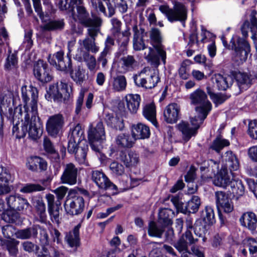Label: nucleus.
<instances>
[{"label":"nucleus","mask_w":257,"mask_h":257,"mask_svg":"<svg viewBox=\"0 0 257 257\" xmlns=\"http://www.w3.org/2000/svg\"><path fill=\"white\" fill-rule=\"evenodd\" d=\"M150 37L153 48L149 47V50L145 52V59L156 66L160 64L161 59L163 64H165L166 52L162 44V38L159 30L157 28L152 29L150 32Z\"/></svg>","instance_id":"1"},{"label":"nucleus","mask_w":257,"mask_h":257,"mask_svg":"<svg viewBox=\"0 0 257 257\" xmlns=\"http://www.w3.org/2000/svg\"><path fill=\"white\" fill-rule=\"evenodd\" d=\"M102 19L99 17L93 19L91 22H89L87 25L82 24L85 27H87V35L89 37H86L84 40H79V44L87 51L96 53L99 50V47L96 45L95 39L98 34L100 32V27L102 24Z\"/></svg>","instance_id":"2"},{"label":"nucleus","mask_w":257,"mask_h":257,"mask_svg":"<svg viewBox=\"0 0 257 257\" xmlns=\"http://www.w3.org/2000/svg\"><path fill=\"white\" fill-rule=\"evenodd\" d=\"M22 98L25 103L24 105V118L26 121L29 120L30 113L36 114L37 110V99L38 92L37 88L32 86L27 89L26 86L22 88Z\"/></svg>","instance_id":"3"},{"label":"nucleus","mask_w":257,"mask_h":257,"mask_svg":"<svg viewBox=\"0 0 257 257\" xmlns=\"http://www.w3.org/2000/svg\"><path fill=\"white\" fill-rule=\"evenodd\" d=\"M135 84L146 89L155 87L160 81L158 74L149 67L144 68L133 76Z\"/></svg>","instance_id":"4"},{"label":"nucleus","mask_w":257,"mask_h":257,"mask_svg":"<svg viewBox=\"0 0 257 257\" xmlns=\"http://www.w3.org/2000/svg\"><path fill=\"white\" fill-rule=\"evenodd\" d=\"M64 205L67 214L72 216L78 215L83 211L84 200L75 189H71L68 192Z\"/></svg>","instance_id":"5"},{"label":"nucleus","mask_w":257,"mask_h":257,"mask_svg":"<svg viewBox=\"0 0 257 257\" xmlns=\"http://www.w3.org/2000/svg\"><path fill=\"white\" fill-rule=\"evenodd\" d=\"M69 6L71 8V17L75 22L87 25L93 20L85 6L84 0H69Z\"/></svg>","instance_id":"6"},{"label":"nucleus","mask_w":257,"mask_h":257,"mask_svg":"<svg viewBox=\"0 0 257 257\" xmlns=\"http://www.w3.org/2000/svg\"><path fill=\"white\" fill-rule=\"evenodd\" d=\"M88 137L91 149L100 154L101 143L105 140L104 128L101 121H99L95 126L92 124L90 126Z\"/></svg>","instance_id":"7"},{"label":"nucleus","mask_w":257,"mask_h":257,"mask_svg":"<svg viewBox=\"0 0 257 257\" xmlns=\"http://www.w3.org/2000/svg\"><path fill=\"white\" fill-rule=\"evenodd\" d=\"M230 46L234 50L233 60L238 65L244 62L250 51V47L248 42L244 38L237 37L235 40L232 39Z\"/></svg>","instance_id":"8"},{"label":"nucleus","mask_w":257,"mask_h":257,"mask_svg":"<svg viewBox=\"0 0 257 257\" xmlns=\"http://www.w3.org/2000/svg\"><path fill=\"white\" fill-rule=\"evenodd\" d=\"M159 10L164 14L168 20L171 22H184L187 19V8L184 4L179 2H176L173 9H170L167 6L162 5L160 6Z\"/></svg>","instance_id":"9"},{"label":"nucleus","mask_w":257,"mask_h":257,"mask_svg":"<svg viewBox=\"0 0 257 257\" xmlns=\"http://www.w3.org/2000/svg\"><path fill=\"white\" fill-rule=\"evenodd\" d=\"M189 98L191 104L199 105L196 107L195 111L204 112L203 118L206 117L211 110L212 105L208 100L206 93L201 89H197L190 94Z\"/></svg>","instance_id":"10"},{"label":"nucleus","mask_w":257,"mask_h":257,"mask_svg":"<svg viewBox=\"0 0 257 257\" xmlns=\"http://www.w3.org/2000/svg\"><path fill=\"white\" fill-rule=\"evenodd\" d=\"M68 84L62 81L58 82L56 85H51L47 91L45 97L48 100L53 98L58 101L68 100L70 96Z\"/></svg>","instance_id":"11"},{"label":"nucleus","mask_w":257,"mask_h":257,"mask_svg":"<svg viewBox=\"0 0 257 257\" xmlns=\"http://www.w3.org/2000/svg\"><path fill=\"white\" fill-rule=\"evenodd\" d=\"M7 204L9 209L17 212L22 213L27 212L31 206L28 200L20 195H11L6 198Z\"/></svg>","instance_id":"12"},{"label":"nucleus","mask_w":257,"mask_h":257,"mask_svg":"<svg viewBox=\"0 0 257 257\" xmlns=\"http://www.w3.org/2000/svg\"><path fill=\"white\" fill-rule=\"evenodd\" d=\"M79 174V169L74 164L67 163L64 165L60 178V182L63 184L74 185L77 183Z\"/></svg>","instance_id":"13"},{"label":"nucleus","mask_w":257,"mask_h":257,"mask_svg":"<svg viewBox=\"0 0 257 257\" xmlns=\"http://www.w3.org/2000/svg\"><path fill=\"white\" fill-rule=\"evenodd\" d=\"M64 55L63 51H58L53 55L52 58L50 56L48 61L51 65L55 66L58 70L68 73L72 67V61L69 56L64 57Z\"/></svg>","instance_id":"14"},{"label":"nucleus","mask_w":257,"mask_h":257,"mask_svg":"<svg viewBox=\"0 0 257 257\" xmlns=\"http://www.w3.org/2000/svg\"><path fill=\"white\" fill-rule=\"evenodd\" d=\"M24 119L27 127L29 126L27 133L29 137L34 140H36L40 137L43 132L38 112L36 114L30 113V117L28 121H26L25 118Z\"/></svg>","instance_id":"15"},{"label":"nucleus","mask_w":257,"mask_h":257,"mask_svg":"<svg viewBox=\"0 0 257 257\" xmlns=\"http://www.w3.org/2000/svg\"><path fill=\"white\" fill-rule=\"evenodd\" d=\"M257 12L253 10L249 15L248 20H246L241 27V33L244 37L248 36V30L250 29L252 33L251 38L257 39Z\"/></svg>","instance_id":"16"},{"label":"nucleus","mask_w":257,"mask_h":257,"mask_svg":"<svg viewBox=\"0 0 257 257\" xmlns=\"http://www.w3.org/2000/svg\"><path fill=\"white\" fill-rule=\"evenodd\" d=\"M215 197L216 206L219 212L223 211L225 213H229L233 211V203L225 192L216 191Z\"/></svg>","instance_id":"17"},{"label":"nucleus","mask_w":257,"mask_h":257,"mask_svg":"<svg viewBox=\"0 0 257 257\" xmlns=\"http://www.w3.org/2000/svg\"><path fill=\"white\" fill-rule=\"evenodd\" d=\"M34 74L42 83H47L52 79L48 65L42 60H39L34 67Z\"/></svg>","instance_id":"18"},{"label":"nucleus","mask_w":257,"mask_h":257,"mask_svg":"<svg viewBox=\"0 0 257 257\" xmlns=\"http://www.w3.org/2000/svg\"><path fill=\"white\" fill-rule=\"evenodd\" d=\"M45 198L48 205V211L51 221L57 224L60 223V210L61 202H55V196L51 194L46 195Z\"/></svg>","instance_id":"19"},{"label":"nucleus","mask_w":257,"mask_h":257,"mask_svg":"<svg viewBox=\"0 0 257 257\" xmlns=\"http://www.w3.org/2000/svg\"><path fill=\"white\" fill-rule=\"evenodd\" d=\"M91 179L101 189L116 190V186L113 184L102 171L95 170L91 172Z\"/></svg>","instance_id":"20"},{"label":"nucleus","mask_w":257,"mask_h":257,"mask_svg":"<svg viewBox=\"0 0 257 257\" xmlns=\"http://www.w3.org/2000/svg\"><path fill=\"white\" fill-rule=\"evenodd\" d=\"M257 79V72L250 71L249 73H237L235 79L240 90H246Z\"/></svg>","instance_id":"21"},{"label":"nucleus","mask_w":257,"mask_h":257,"mask_svg":"<svg viewBox=\"0 0 257 257\" xmlns=\"http://www.w3.org/2000/svg\"><path fill=\"white\" fill-rule=\"evenodd\" d=\"M64 123V117L61 114L50 116L46 124V129L48 134L52 136H56L62 129Z\"/></svg>","instance_id":"22"},{"label":"nucleus","mask_w":257,"mask_h":257,"mask_svg":"<svg viewBox=\"0 0 257 257\" xmlns=\"http://www.w3.org/2000/svg\"><path fill=\"white\" fill-rule=\"evenodd\" d=\"M118 65L119 72L123 74L137 69L139 63L134 56L127 55L120 58Z\"/></svg>","instance_id":"23"},{"label":"nucleus","mask_w":257,"mask_h":257,"mask_svg":"<svg viewBox=\"0 0 257 257\" xmlns=\"http://www.w3.org/2000/svg\"><path fill=\"white\" fill-rule=\"evenodd\" d=\"M133 49L136 51H139L145 49L147 47L143 39L147 33L144 29L142 27L138 28L137 25H135L133 27Z\"/></svg>","instance_id":"24"},{"label":"nucleus","mask_w":257,"mask_h":257,"mask_svg":"<svg viewBox=\"0 0 257 257\" xmlns=\"http://www.w3.org/2000/svg\"><path fill=\"white\" fill-rule=\"evenodd\" d=\"M232 176L233 174H230L226 168L221 167L220 171L215 175L213 183L216 186L226 188L230 186L231 182L233 181Z\"/></svg>","instance_id":"25"},{"label":"nucleus","mask_w":257,"mask_h":257,"mask_svg":"<svg viewBox=\"0 0 257 257\" xmlns=\"http://www.w3.org/2000/svg\"><path fill=\"white\" fill-rule=\"evenodd\" d=\"M180 107L177 103L169 104L164 111L165 121L169 123H175L179 118Z\"/></svg>","instance_id":"26"},{"label":"nucleus","mask_w":257,"mask_h":257,"mask_svg":"<svg viewBox=\"0 0 257 257\" xmlns=\"http://www.w3.org/2000/svg\"><path fill=\"white\" fill-rule=\"evenodd\" d=\"M40 225H33L31 227L18 229L15 232L17 238L22 240H27L37 237Z\"/></svg>","instance_id":"27"},{"label":"nucleus","mask_w":257,"mask_h":257,"mask_svg":"<svg viewBox=\"0 0 257 257\" xmlns=\"http://www.w3.org/2000/svg\"><path fill=\"white\" fill-rule=\"evenodd\" d=\"M11 178V174L6 168L0 166V195L8 194L11 187L8 183Z\"/></svg>","instance_id":"28"},{"label":"nucleus","mask_w":257,"mask_h":257,"mask_svg":"<svg viewBox=\"0 0 257 257\" xmlns=\"http://www.w3.org/2000/svg\"><path fill=\"white\" fill-rule=\"evenodd\" d=\"M239 221L242 225L247 228L252 233L255 232L257 226V218L254 213L247 212L243 213Z\"/></svg>","instance_id":"29"},{"label":"nucleus","mask_w":257,"mask_h":257,"mask_svg":"<svg viewBox=\"0 0 257 257\" xmlns=\"http://www.w3.org/2000/svg\"><path fill=\"white\" fill-rule=\"evenodd\" d=\"M132 133L135 140L145 139L149 138L150 135L149 127L142 123L133 124L132 127Z\"/></svg>","instance_id":"30"},{"label":"nucleus","mask_w":257,"mask_h":257,"mask_svg":"<svg viewBox=\"0 0 257 257\" xmlns=\"http://www.w3.org/2000/svg\"><path fill=\"white\" fill-rule=\"evenodd\" d=\"M225 164L222 168H225L226 170H230V174L233 171L237 170L239 167V163L238 159L235 155L233 154L231 151H227L225 153L224 156Z\"/></svg>","instance_id":"31"},{"label":"nucleus","mask_w":257,"mask_h":257,"mask_svg":"<svg viewBox=\"0 0 257 257\" xmlns=\"http://www.w3.org/2000/svg\"><path fill=\"white\" fill-rule=\"evenodd\" d=\"M26 166L28 169L32 171H37L38 167L41 171L46 170L47 168L46 162L38 157L30 158L28 160Z\"/></svg>","instance_id":"32"},{"label":"nucleus","mask_w":257,"mask_h":257,"mask_svg":"<svg viewBox=\"0 0 257 257\" xmlns=\"http://www.w3.org/2000/svg\"><path fill=\"white\" fill-rule=\"evenodd\" d=\"M32 202L41 221H44L46 219V205L42 197L40 196L33 197Z\"/></svg>","instance_id":"33"},{"label":"nucleus","mask_w":257,"mask_h":257,"mask_svg":"<svg viewBox=\"0 0 257 257\" xmlns=\"http://www.w3.org/2000/svg\"><path fill=\"white\" fill-rule=\"evenodd\" d=\"M174 216V211L168 208H164L160 210L158 222L164 226H167L172 223V218Z\"/></svg>","instance_id":"34"},{"label":"nucleus","mask_w":257,"mask_h":257,"mask_svg":"<svg viewBox=\"0 0 257 257\" xmlns=\"http://www.w3.org/2000/svg\"><path fill=\"white\" fill-rule=\"evenodd\" d=\"M12 100V94L9 92H0V110L2 112H6L8 110L10 112L13 110L11 107Z\"/></svg>","instance_id":"35"},{"label":"nucleus","mask_w":257,"mask_h":257,"mask_svg":"<svg viewBox=\"0 0 257 257\" xmlns=\"http://www.w3.org/2000/svg\"><path fill=\"white\" fill-rule=\"evenodd\" d=\"M213 80L218 89L220 90H225L232 84V82L231 77H224L219 74L215 75L213 78Z\"/></svg>","instance_id":"36"},{"label":"nucleus","mask_w":257,"mask_h":257,"mask_svg":"<svg viewBox=\"0 0 257 257\" xmlns=\"http://www.w3.org/2000/svg\"><path fill=\"white\" fill-rule=\"evenodd\" d=\"M80 224H78L73 229L68 233L65 236V240L71 247H76L79 245Z\"/></svg>","instance_id":"37"},{"label":"nucleus","mask_w":257,"mask_h":257,"mask_svg":"<svg viewBox=\"0 0 257 257\" xmlns=\"http://www.w3.org/2000/svg\"><path fill=\"white\" fill-rule=\"evenodd\" d=\"M68 72L72 79L79 85H81L85 79V70L82 66L78 65L74 69L72 68Z\"/></svg>","instance_id":"38"},{"label":"nucleus","mask_w":257,"mask_h":257,"mask_svg":"<svg viewBox=\"0 0 257 257\" xmlns=\"http://www.w3.org/2000/svg\"><path fill=\"white\" fill-rule=\"evenodd\" d=\"M143 114L144 117L155 126H157L156 107L153 103L147 104L144 107Z\"/></svg>","instance_id":"39"},{"label":"nucleus","mask_w":257,"mask_h":257,"mask_svg":"<svg viewBox=\"0 0 257 257\" xmlns=\"http://www.w3.org/2000/svg\"><path fill=\"white\" fill-rule=\"evenodd\" d=\"M125 99L128 109L132 113H136L140 106L141 98L138 94H130L126 96Z\"/></svg>","instance_id":"40"},{"label":"nucleus","mask_w":257,"mask_h":257,"mask_svg":"<svg viewBox=\"0 0 257 257\" xmlns=\"http://www.w3.org/2000/svg\"><path fill=\"white\" fill-rule=\"evenodd\" d=\"M120 159L126 167H129L137 164L139 161V157L137 154L132 151L127 154L125 152H121Z\"/></svg>","instance_id":"41"},{"label":"nucleus","mask_w":257,"mask_h":257,"mask_svg":"<svg viewBox=\"0 0 257 257\" xmlns=\"http://www.w3.org/2000/svg\"><path fill=\"white\" fill-rule=\"evenodd\" d=\"M178 127L179 130L182 132L183 139L186 142L188 141L192 136H195L197 134V131L193 127H190L188 122L182 121L180 122Z\"/></svg>","instance_id":"42"},{"label":"nucleus","mask_w":257,"mask_h":257,"mask_svg":"<svg viewBox=\"0 0 257 257\" xmlns=\"http://www.w3.org/2000/svg\"><path fill=\"white\" fill-rule=\"evenodd\" d=\"M135 141L134 137L128 134H120L116 138V144L121 148H131Z\"/></svg>","instance_id":"43"},{"label":"nucleus","mask_w":257,"mask_h":257,"mask_svg":"<svg viewBox=\"0 0 257 257\" xmlns=\"http://www.w3.org/2000/svg\"><path fill=\"white\" fill-rule=\"evenodd\" d=\"M207 225L201 219L196 220L194 224V232L195 234L197 236L202 238L203 242H205L206 240L205 235L207 230Z\"/></svg>","instance_id":"44"},{"label":"nucleus","mask_w":257,"mask_h":257,"mask_svg":"<svg viewBox=\"0 0 257 257\" xmlns=\"http://www.w3.org/2000/svg\"><path fill=\"white\" fill-rule=\"evenodd\" d=\"M165 227L163 225L159 226L155 221H151L149 223L148 234L150 236L161 238L164 232Z\"/></svg>","instance_id":"45"},{"label":"nucleus","mask_w":257,"mask_h":257,"mask_svg":"<svg viewBox=\"0 0 257 257\" xmlns=\"http://www.w3.org/2000/svg\"><path fill=\"white\" fill-rule=\"evenodd\" d=\"M64 26L65 22L63 19L51 20L44 25L43 29L49 31H61Z\"/></svg>","instance_id":"46"},{"label":"nucleus","mask_w":257,"mask_h":257,"mask_svg":"<svg viewBox=\"0 0 257 257\" xmlns=\"http://www.w3.org/2000/svg\"><path fill=\"white\" fill-rule=\"evenodd\" d=\"M19 243V241L15 238L5 239L3 246L6 248L11 255L15 256L18 253Z\"/></svg>","instance_id":"47"},{"label":"nucleus","mask_w":257,"mask_h":257,"mask_svg":"<svg viewBox=\"0 0 257 257\" xmlns=\"http://www.w3.org/2000/svg\"><path fill=\"white\" fill-rule=\"evenodd\" d=\"M126 84V80L124 76H117L113 79L112 89L117 92L123 91L125 89Z\"/></svg>","instance_id":"48"},{"label":"nucleus","mask_w":257,"mask_h":257,"mask_svg":"<svg viewBox=\"0 0 257 257\" xmlns=\"http://www.w3.org/2000/svg\"><path fill=\"white\" fill-rule=\"evenodd\" d=\"M69 140L71 141H76L81 143L84 140L83 131L79 124H77L70 132L68 136Z\"/></svg>","instance_id":"49"},{"label":"nucleus","mask_w":257,"mask_h":257,"mask_svg":"<svg viewBox=\"0 0 257 257\" xmlns=\"http://www.w3.org/2000/svg\"><path fill=\"white\" fill-rule=\"evenodd\" d=\"M229 191L234 195L242 196L244 192V187L240 180L233 179L230 185Z\"/></svg>","instance_id":"50"},{"label":"nucleus","mask_w":257,"mask_h":257,"mask_svg":"<svg viewBox=\"0 0 257 257\" xmlns=\"http://www.w3.org/2000/svg\"><path fill=\"white\" fill-rule=\"evenodd\" d=\"M186 204L188 213H196L201 205L200 199L198 196H193Z\"/></svg>","instance_id":"51"},{"label":"nucleus","mask_w":257,"mask_h":257,"mask_svg":"<svg viewBox=\"0 0 257 257\" xmlns=\"http://www.w3.org/2000/svg\"><path fill=\"white\" fill-rule=\"evenodd\" d=\"M19 218V214L18 212L11 209L7 210L2 215V219L7 223H15Z\"/></svg>","instance_id":"52"},{"label":"nucleus","mask_w":257,"mask_h":257,"mask_svg":"<svg viewBox=\"0 0 257 257\" xmlns=\"http://www.w3.org/2000/svg\"><path fill=\"white\" fill-rule=\"evenodd\" d=\"M229 144L228 140L218 137L213 141L210 148L219 153L224 147L228 146Z\"/></svg>","instance_id":"53"},{"label":"nucleus","mask_w":257,"mask_h":257,"mask_svg":"<svg viewBox=\"0 0 257 257\" xmlns=\"http://www.w3.org/2000/svg\"><path fill=\"white\" fill-rule=\"evenodd\" d=\"M208 225L213 224L215 222L214 213L210 207H206L203 213V218L201 219Z\"/></svg>","instance_id":"54"},{"label":"nucleus","mask_w":257,"mask_h":257,"mask_svg":"<svg viewBox=\"0 0 257 257\" xmlns=\"http://www.w3.org/2000/svg\"><path fill=\"white\" fill-rule=\"evenodd\" d=\"M13 134L16 138L21 139L24 138L28 132V128L26 123L25 122L23 125H21V127L19 126V124H14L13 130Z\"/></svg>","instance_id":"55"},{"label":"nucleus","mask_w":257,"mask_h":257,"mask_svg":"<svg viewBox=\"0 0 257 257\" xmlns=\"http://www.w3.org/2000/svg\"><path fill=\"white\" fill-rule=\"evenodd\" d=\"M85 92V90L84 89H81L76 99L75 104V113L77 115L80 114L81 110L84 108L83 103Z\"/></svg>","instance_id":"56"},{"label":"nucleus","mask_w":257,"mask_h":257,"mask_svg":"<svg viewBox=\"0 0 257 257\" xmlns=\"http://www.w3.org/2000/svg\"><path fill=\"white\" fill-rule=\"evenodd\" d=\"M200 112L199 111H196V115L191 117L190 119V122L193 127L196 131L199 128L200 125L203 123L204 120L206 117L203 118L204 113Z\"/></svg>","instance_id":"57"},{"label":"nucleus","mask_w":257,"mask_h":257,"mask_svg":"<svg viewBox=\"0 0 257 257\" xmlns=\"http://www.w3.org/2000/svg\"><path fill=\"white\" fill-rule=\"evenodd\" d=\"M23 249L28 253H37L40 249L38 245L31 241H25L22 243Z\"/></svg>","instance_id":"58"},{"label":"nucleus","mask_w":257,"mask_h":257,"mask_svg":"<svg viewBox=\"0 0 257 257\" xmlns=\"http://www.w3.org/2000/svg\"><path fill=\"white\" fill-rule=\"evenodd\" d=\"M45 188L39 184H27L20 189V192L23 193H31L36 191H43Z\"/></svg>","instance_id":"59"},{"label":"nucleus","mask_w":257,"mask_h":257,"mask_svg":"<svg viewBox=\"0 0 257 257\" xmlns=\"http://www.w3.org/2000/svg\"><path fill=\"white\" fill-rule=\"evenodd\" d=\"M207 166L201 167V170H204L206 168L208 173H210L212 175H215V173L219 172V162L215 161L213 160H209L207 161Z\"/></svg>","instance_id":"60"},{"label":"nucleus","mask_w":257,"mask_h":257,"mask_svg":"<svg viewBox=\"0 0 257 257\" xmlns=\"http://www.w3.org/2000/svg\"><path fill=\"white\" fill-rule=\"evenodd\" d=\"M171 201L178 211L185 214L188 213L187 207H186L187 204L183 203L179 200L178 197H172L171 199Z\"/></svg>","instance_id":"61"},{"label":"nucleus","mask_w":257,"mask_h":257,"mask_svg":"<svg viewBox=\"0 0 257 257\" xmlns=\"http://www.w3.org/2000/svg\"><path fill=\"white\" fill-rule=\"evenodd\" d=\"M75 158L79 164H84L86 160L87 149L82 148L79 149L74 153Z\"/></svg>","instance_id":"62"},{"label":"nucleus","mask_w":257,"mask_h":257,"mask_svg":"<svg viewBox=\"0 0 257 257\" xmlns=\"http://www.w3.org/2000/svg\"><path fill=\"white\" fill-rule=\"evenodd\" d=\"M17 59L16 56L15 54L9 55L7 59V62L5 65V69L7 70H10L15 68L17 65Z\"/></svg>","instance_id":"63"},{"label":"nucleus","mask_w":257,"mask_h":257,"mask_svg":"<svg viewBox=\"0 0 257 257\" xmlns=\"http://www.w3.org/2000/svg\"><path fill=\"white\" fill-rule=\"evenodd\" d=\"M248 134L252 139L257 140V119L249 121Z\"/></svg>","instance_id":"64"}]
</instances>
